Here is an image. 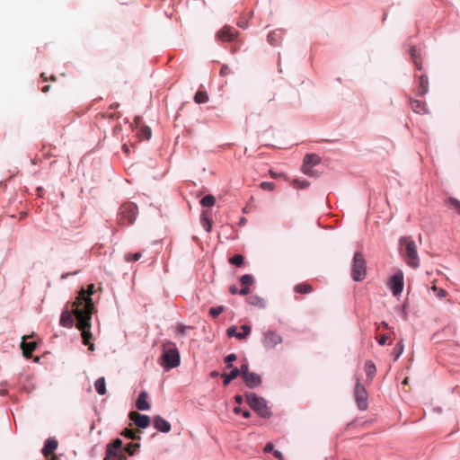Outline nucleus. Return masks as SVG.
I'll list each match as a JSON object with an SVG mask.
<instances>
[{
  "instance_id": "1",
  "label": "nucleus",
  "mask_w": 460,
  "mask_h": 460,
  "mask_svg": "<svg viewBox=\"0 0 460 460\" xmlns=\"http://www.w3.org/2000/svg\"><path fill=\"white\" fill-rule=\"evenodd\" d=\"M93 309L94 305L91 300H89L86 304L84 303V308L76 307V309H75V314L77 320L76 327L82 332L84 344L87 345L90 350L94 349V344L90 342L91 339L93 338L90 328Z\"/></svg>"
},
{
  "instance_id": "2",
  "label": "nucleus",
  "mask_w": 460,
  "mask_h": 460,
  "mask_svg": "<svg viewBox=\"0 0 460 460\" xmlns=\"http://www.w3.org/2000/svg\"><path fill=\"white\" fill-rule=\"evenodd\" d=\"M399 244L402 255L407 265L417 269L420 266V258L415 242L411 237L404 236L400 239Z\"/></svg>"
},
{
  "instance_id": "3",
  "label": "nucleus",
  "mask_w": 460,
  "mask_h": 460,
  "mask_svg": "<svg viewBox=\"0 0 460 460\" xmlns=\"http://www.w3.org/2000/svg\"><path fill=\"white\" fill-rule=\"evenodd\" d=\"M172 345V347L164 348V353L160 358L161 366L166 370L178 367L181 362L178 349L174 344Z\"/></svg>"
},
{
  "instance_id": "4",
  "label": "nucleus",
  "mask_w": 460,
  "mask_h": 460,
  "mask_svg": "<svg viewBox=\"0 0 460 460\" xmlns=\"http://www.w3.org/2000/svg\"><path fill=\"white\" fill-rule=\"evenodd\" d=\"M367 275V263L363 254L357 252L354 254L351 265V278L354 281H362Z\"/></svg>"
},
{
  "instance_id": "5",
  "label": "nucleus",
  "mask_w": 460,
  "mask_h": 460,
  "mask_svg": "<svg viewBox=\"0 0 460 460\" xmlns=\"http://www.w3.org/2000/svg\"><path fill=\"white\" fill-rule=\"evenodd\" d=\"M321 163V157L315 154H307L303 160L301 171L310 177H319L321 172L315 168Z\"/></svg>"
},
{
  "instance_id": "6",
  "label": "nucleus",
  "mask_w": 460,
  "mask_h": 460,
  "mask_svg": "<svg viewBox=\"0 0 460 460\" xmlns=\"http://www.w3.org/2000/svg\"><path fill=\"white\" fill-rule=\"evenodd\" d=\"M137 214V207L131 202L125 203L119 208L118 221L121 226L132 224Z\"/></svg>"
},
{
  "instance_id": "7",
  "label": "nucleus",
  "mask_w": 460,
  "mask_h": 460,
  "mask_svg": "<svg viewBox=\"0 0 460 460\" xmlns=\"http://www.w3.org/2000/svg\"><path fill=\"white\" fill-rule=\"evenodd\" d=\"M246 401L250 407L254 410L258 414L263 418H268L270 415V411L266 405L263 398L257 396L253 393L246 394Z\"/></svg>"
},
{
  "instance_id": "8",
  "label": "nucleus",
  "mask_w": 460,
  "mask_h": 460,
  "mask_svg": "<svg viewBox=\"0 0 460 460\" xmlns=\"http://www.w3.org/2000/svg\"><path fill=\"white\" fill-rule=\"evenodd\" d=\"M104 460H127L122 448V441L117 438L112 444L107 446L106 456Z\"/></svg>"
},
{
  "instance_id": "9",
  "label": "nucleus",
  "mask_w": 460,
  "mask_h": 460,
  "mask_svg": "<svg viewBox=\"0 0 460 460\" xmlns=\"http://www.w3.org/2000/svg\"><path fill=\"white\" fill-rule=\"evenodd\" d=\"M354 394L358 408L361 411H365L367 408V393L358 378Z\"/></svg>"
},
{
  "instance_id": "10",
  "label": "nucleus",
  "mask_w": 460,
  "mask_h": 460,
  "mask_svg": "<svg viewBox=\"0 0 460 460\" xmlns=\"http://www.w3.org/2000/svg\"><path fill=\"white\" fill-rule=\"evenodd\" d=\"M388 287L394 296H399L403 289V273L402 270L397 271L390 277Z\"/></svg>"
},
{
  "instance_id": "11",
  "label": "nucleus",
  "mask_w": 460,
  "mask_h": 460,
  "mask_svg": "<svg viewBox=\"0 0 460 460\" xmlns=\"http://www.w3.org/2000/svg\"><path fill=\"white\" fill-rule=\"evenodd\" d=\"M93 292H94V285L93 284H90L87 287L86 290L82 288L80 290V292L78 293V296H77L75 301L73 302V305L75 306V309H76V307L84 308V303L86 304L89 300H91L93 302L91 296L93 294Z\"/></svg>"
},
{
  "instance_id": "12",
  "label": "nucleus",
  "mask_w": 460,
  "mask_h": 460,
  "mask_svg": "<svg viewBox=\"0 0 460 460\" xmlns=\"http://www.w3.org/2000/svg\"><path fill=\"white\" fill-rule=\"evenodd\" d=\"M128 417L138 428L146 429L150 425V418L147 415L140 414L137 411H131Z\"/></svg>"
},
{
  "instance_id": "13",
  "label": "nucleus",
  "mask_w": 460,
  "mask_h": 460,
  "mask_svg": "<svg viewBox=\"0 0 460 460\" xmlns=\"http://www.w3.org/2000/svg\"><path fill=\"white\" fill-rule=\"evenodd\" d=\"M262 342L268 349L274 348L276 345L282 342L281 337L273 332H267L263 335Z\"/></svg>"
},
{
  "instance_id": "14",
  "label": "nucleus",
  "mask_w": 460,
  "mask_h": 460,
  "mask_svg": "<svg viewBox=\"0 0 460 460\" xmlns=\"http://www.w3.org/2000/svg\"><path fill=\"white\" fill-rule=\"evenodd\" d=\"M237 35V31L230 26H224L217 33V38L222 41H232Z\"/></svg>"
},
{
  "instance_id": "15",
  "label": "nucleus",
  "mask_w": 460,
  "mask_h": 460,
  "mask_svg": "<svg viewBox=\"0 0 460 460\" xmlns=\"http://www.w3.org/2000/svg\"><path fill=\"white\" fill-rule=\"evenodd\" d=\"M75 314V306L72 305V310H66L62 313L60 317V324L66 328H71L74 325Z\"/></svg>"
},
{
  "instance_id": "16",
  "label": "nucleus",
  "mask_w": 460,
  "mask_h": 460,
  "mask_svg": "<svg viewBox=\"0 0 460 460\" xmlns=\"http://www.w3.org/2000/svg\"><path fill=\"white\" fill-rule=\"evenodd\" d=\"M153 425L158 431L168 433L171 430V424L163 417L157 415L153 418Z\"/></svg>"
},
{
  "instance_id": "17",
  "label": "nucleus",
  "mask_w": 460,
  "mask_h": 460,
  "mask_svg": "<svg viewBox=\"0 0 460 460\" xmlns=\"http://www.w3.org/2000/svg\"><path fill=\"white\" fill-rule=\"evenodd\" d=\"M243 332H236V328L234 326H231L226 330V334L228 337H235L238 340H243L246 338L251 332V327L248 325H242Z\"/></svg>"
},
{
  "instance_id": "18",
  "label": "nucleus",
  "mask_w": 460,
  "mask_h": 460,
  "mask_svg": "<svg viewBox=\"0 0 460 460\" xmlns=\"http://www.w3.org/2000/svg\"><path fill=\"white\" fill-rule=\"evenodd\" d=\"M283 30H275L268 34V42L272 46H278L284 40Z\"/></svg>"
},
{
  "instance_id": "19",
  "label": "nucleus",
  "mask_w": 460,
  "mask_h": 460,
  "mask_svg": "<svg viewBox=\"0 0 460 460\" xmlns=\"http://www.w3.org/2000/svg\"><path fill=\"white\" fill-rule=\"evenodd\" d=\"M147 399H148V394L146 391H142L137 399V402H136V407L139 410V411H147L150 409V404L149 402H147Z\"/></svg>"
},
{
  "instance_id": "20",
  "label": "nucleus",
  "mask_w": 460,
  "mask_h": 460,
  "mask_svg": "<svg viewBox=\"0 0 460 460\" xmlns=\"http://www.w3.org/2000/svg\"><path fill=\"white\" fill-rule=\"evenodd\" d=\"M29 338L28 336L22 337V341L21 343V349H22V353L26 358H30L31 353L36 349V342L35 341H26V339Z\"/></svg>"
},
{
  "instance_id": "21",
  "label": "nucleus",
  "mask_w": 460,
  "mask_h": 460,
  "mask_svg": "<svg viewBox=\"0 0 460 460\" xmlns=\"http://www.w3.org/2000/svg\"><path fill=\"white\" fill-rule=\"evenodd\" d=\"M243 379L245 385L250 388H254L256 386H259L261 383V376L254 372H251Z\"/></svg>"
},
{
  "instance_id": "22",
  "label": "nucleus",
  "mask_w": 460,
  "mask_h": 460,
  "mask_svg": "<svg viewBox=\"0 0 460 460\" xmlns=\"http://www.w3.org/2000/svg\"><path fill=\"white\" fill-rule=\"evenodd\" d=\"M58 447V441L56 439L49 438L46 440L44 447L42 448V454L45 457L53 456L54 451Z\"/></svg>"
},
{
  "instance_id": "23",
  "label": "nucleus",
  "mask_w": 460,
  "mask_h": 460,
  "mask_svg": "<svg viewBox=\"0 0 460 460\" xmlns=\"http://www.w3.org/2000/svg\"><path fill=\"white\" fill-rule=\"evenodd\" d=\"M411 108L416 113H426V104L422 101L412 100L411 102Z\"/></svg>"
},
{
  "instance_id": "24",
  "label": "nucleus",
  "mask_w": 460,
  "mask_h": 460,
  "mask_svg": "<svg viewBox=\"0 0 460 460\" xmlns=\"http://www.w3.org/2000/svg\"><path fill=\"white\" fill-rule=\"evenodd\" d=\"M403 350H404V343H403V340H400L393 352H392V356L394 357V361H397L399 359V358L402 356V354L403 353Z\"/></svg>"
},
{
  "instance_id": "25",
  "label": "nucleus",
  "mask_w": 460,
  "mask_h": 460,
  "mask_svg": "<svg viewBox=\"0 0 460 460\" xmlns=\"http://www.w3.org/2000/svg\"><path fill=\"white\" fill-rule=\"evenodd\" d=\"M429 91V82L426 75H421L419 82L418 93L420 95H424Z\"/></svg>"
},
{
  "instance_id": "26",
  "label": "nucleus",
  "mask_w": 460,
  "mask_h": 460,
  "mask_svg": "<svg viewBox=\"0 0 460 460\" xmlns=\"http://www.w3.org/2000/svg\"><path fill=\"white\" fill-rule=\"evenodd\" d=\"M94 387L96 389V392L99 394H106V384H105V378L103 376L98 378L94 383Z\"/></svg>"
},
{
  "instance_id": "27",
  "label": "nucleus",
  "mask_w": 460,
  "mask_h": 460,
  "mask_svg": "<svg viewBox=\"0 0 460 460\" xmlns=\"http://www.w3.org/2000/svg\"><path fill=\"white\" fill-rule=\"evenodd\" d=\"M411 57L415 64V66L417 69L420 70L421 69V64L420 62L418 60L420 56V50L419 49H417L416 47H412L411 49Z\"/></svg>"
},
{
  "instance_id": "28",
  "label": "nucleus",
  "mask_w": 460,
  "mask_h": 460,
  "mask_svg": "<svg viewBox=\"0 0 460 460\" xmlns=\"http://www.w3.org/2000/svg\"><path fill=\"white\" fill-rule=\"evenodd\" d=\"M201 223L203 227L206 229L208 233L211 231L212 227V219L210 218L208 212H203L201 216Z\"/></svg>"
},
{
  "instance_id": "29",
  "label": "nucleus",
  "mask_w": 460,
  "mask_h": 460,
  "mask_svg": "<svg viewBox=\"0 0 460 460\" xmlns=\"http://www.w3.org/2000/svg\"><path fill=\"white\" fill-rule=\"evenodd\" d=\"M208 101V96L206 92L198 91L194 95V102L196 103H206Z\"/></svg>"
},
{
  "instance_id": "30",
  "label": "nucleus",
  "mask_w": 460,
  "mask_h": 460,
  "mask_svg": "<svg viewBox=\"0 0 460 460\" xmlns=\"http://www.w3.org/2000/svg\"><path fill=\"white\" fill-rule=\"evenodd\" d=\"M295 291L296 293L300 294H308L312 291V287L310 284L307 283H302L298 284L294 288Z\"/></svg>"
},
{
  "instance_id": "31",
  "label": "nucleus",
  "mask_w": 460,
  "mask_h": 460,
  "mask_svg": "<svg viewBox=\"0 0 460 460\" xmlns=\"http://www.w3.org/2000/svg\"><path fill=\"white\" fill-rule=\"evenodd\" d=\"M310 185V182L306 180H299V179H294L292 181V186L295 188V189H297V190H302V189H305L307 188L308 186Z\"/></svg>"
},
{
  "instance_id": "32",
  "label": "nucleus",
  "mask_w": 460,
  "mask_h": 460,
  "mask_svg": "<svg viewBox=\"0 0 460 460\" xmlns=\"http://www.w3.org/2000/svg\"><path fill=\"white\" fill-rule=\"evenodd\" d=\"M365 370L367 377L372 378L376 372V366L371 361H367L365 365Z\"/></svg>"
},
{
  "instance_id": "33",
  "label": "nucleus",
  "mask_w": 460,
  "mask_h": 460,
  "mask_svg": "<svg viewBox=\"0 0 460 460\" xmlns=\"http://www.w3.org/2000/svg\"><path fill=\"white\" fill-rule=\"evenodd\" d=\"M248 301L251 305L258 306V307H264L265 306V301L264 299L257 296H251L248 298Z\"/></svg>"
},
{
  "instance_id": "34",
  "label": "nucleus",
  "mask_w": 460,
  "mask_h": 460,
  "mask_svg": "<svg viewBox=\"0 0 460 460\" xmlns=\"http://www.w3.org/2000/svg\"><path fill=\"white\" fill-rule=\"evenodd\" d=\"M216 202V199L213 195H207L204 198H202L200 203L203 207H212L214 206Z\"/></svg>"
},
{
  "instance_id": "35",
  "label": "nucleus",
  "mask_w": 460,
  "mask_h": 460,
  "mask_svg": "<svg viewBox=\"0 0 460 460\" xmlns=\"http://www.w3.org/2000/svg\"><path fill=\"white\" fill-rule=\"evenodd\" d=\"M448 207L455 210L456 213L460 215V201L456 199H449L447 200Z\"/></svg>"
},
{
  "instance_id": "36",
  "label": "nucleus",
  "mask_w": 460,
  "mask_h": 460,
  "mask_svg": "<svg viewBox=\"0 0 460 460\" xmlns=\"http://www.w3.org/2000/svg\"><path fill=\"white\" fill-rule=\"evenodd\" d=\"M243 261H244V258L243 255L236 254V255L233 256L232 258H230L229 262L233 265L240 267L243 264Z\"/></svg>"
},
{
  "instance_id": "37",
  "label": "nucleus",
  "mask_w": 460,
  "mask_h": 460,
  "mask_svg": "<svg viewBox=\"0 0 460 460\" xmlns=\"http://www.w3.org/2000/svg\"><path fill=\"white\" fill-rule=\"evenodd\" d=\"M142 257L141 252H135V253H126L125 254V261L128 262L130 261H137Z\"/></svg>"
},
{
  "instance_id": "38",
  "label": "nucleus",
  "mask_w": 460,
  "mask_h": 460,
  "mask_svg": "<svg viewBox=\"0 0 460 460\" xmlns=\"http://www.w3.org/2000/svg\"><path fill=\"white\" fill-rule=\"evenodd\" d=\"M121 435L130 439H140V436L136 435L135 431L130 429H125Z\"/></svg>"
},
{
  "instance_id": "39",
  "label": "nucleus",
  "mask_w": 460,
  "mask_h": 460,
  "mask_svg": "<svg viewBox=\"0 0 460 460\" xmlns=\"http://www.w3.org/2000/svg\"><path fill=\"white\" fill-rule=\"evenodd\" d=\"M225 310V307L222 306V305H219V306H217V307H211L209 309V314L213 317V318H216L221 313H223Z\"/></svg>"
},
{
  "instance_id": "40",
  "label": "nucleus",
  "mask_w": 460,
  "mask_h": 460,
  "mask_svg": "<svg viewBox=\"0 0 460 460\" xmlns=\"http://www.w3.org/2000/svg\"><path fill=\"white\" fill-rule=\"evenodd\" d=\"M240 281L243 287L249 288V286H251L253 283V278L251 275L246 274L241 278Z\"/></svg>"
},
{
  "instance_id": "41",
  "label": "nucleus",
  "mask_w": 460,
  "mask_h": 460,
  "mask_svg": "<svg viewBox=\"0 0 460 460\" xmlns=\"http://www.w3.org/2000/svg\"><path fill=\"white\" fill-rule=\"evenodd\" d=\"M140 447L137 443H129L124 449L129 456H133L137 448Z\"/></svg>"
},
{
  "instance_id": "42",
  "label": "nucleus",
  "mask_w": 460,
  "mask_h": 460,
  "mask_svg": "<svg viewBox=\"0 0 460 460\" xmlns=\"http://www.w3.org/2000/svg\"><path fill=\"white\" fill-rule=\"evenodd\" d=\"M239 371H240V375L242 376L243 378L251 373L249 371V367L246 363H244L241 366V367L239 368Z\"/></svg>"
},
{
  "instance_id": "43",
  "label": "nucleus",
  "mask_w": 460,
  "mask_h": 460,
  "mask_svg": "<svg viewBox=\"0 0 460 460\" xmlns=\"http://www.w3.org/2000/svg\"><path fill=\"white\" fill-rule=\"evenodd\" d=\"M260 186L262 190H273L275 188V184L273 182H269V181H263L261 183Z\"/></svg>"
},
{
  "instance_id": "44",
  "label": "nucleus",
  "mask_w": 460,
  "mask_h": 460,
  "mask_svg": "<svg viewBox=\"0 0 460 460\" xmlns=\"http://www.w3.org/2000/svg\"><path fill=\"white\" fill-rule=\"evenodd\" d=\"M236 360V355L232 353L226 357L225 361L227 363V367H232V362Z\"/></svg>"
},
{
  "instance_id": "45",
  "label": "nucleus",
  "mask_w": 460,
  "mask_h": 460,
  "mask_svg": "<svg viewBox=\"0 0 460 460\" xmlns=\"http://www.w3.org/2000/svg\"><path fill=\"white\" fill-rule=\"evenodd\" d=\"M432 289L437 292V296L439 297V298H444L446 297L447 296V291H445L444 289L442 288H437L436 286H433L432 287Z\"/></svg>"
},
{
  "instance_id": "46",
  "label": "nucleus",
  "mask_w": 460,
  "mask_h": 460,
  "mask_svg": "<svg viewBox=\"0 0 460 460\" xmlns=\"http://www.w3.org/2000/svg\"><path fill=\"white\" fill-rule=\"evenodd\" d=\"M228 376H229L230 379H232V380L235 379L238 376H240L239 368L234 367L230 371V373H228Z\"/></svg>"
},
{
  "instance_id": "47",
  "label": "nucleus",
  "mask_w": 460,
  "mask_h": 460,
  "mask_svg": "<svg viewBox=\"0 0 460 460\" xmlns=\"http://www.w3.org/2000/svg\"><path fill=\"white\" fill-rule=\"evenodd\" d=\"M221 377L223 378L224 385H228L231 383V381H233L232 379H230L228 374H226V373H223L221 375Z\"/></svg>"
},
{
  "instance_id": "48",
  "label": "nucleus",
  "mask_w": 460,
  "mask_h": 460,
  "mask_svg": "<svg viewBox=\"0 0 460 460\" xmlns=\"http://www.w3.org/2000/svg\"><path fill=\"white\" fill-rule=\"evenodd\" d=\"M263 451H264L265 453H270V452H272V453H273V451H275V450H274V446H273V444H272V443H270H270H267V444H266V446H265V447H264V448H263Z\"/></svg>"
},
{
  "instance_id": "49",
  "label": "nucleus",
  "mask_w": 460,
  "mask_h": 460,
  "mask_svg": "<svg viewBox=\"0 0 460 460\" xmlns=\"http://www.w3.org/2000/svg\"><path fill=\"white\" fill-rule=\"evenodd\" d=\"M142 134L145 136V137H146V139H149V138H150V137H151V129H150L149 128H147V127H145V128H143V132H142Z\"/></svg>"
},
{
  "instance_id": "50",
  "label": "nucleus",
  "mask_w": 460,
  "mask_h": 460,
  "mask_svg": "<svg viewBox=\"0 0 460 460\" xmlns=\"http://www.w3.org/2000/svg\"><path fill=\"white\" fill-rule=\"evenodd\" d=\"M273 456H275V458H277L278 460H284V456L283 454L279 451V450H275L273 451Z\"/></svg>"
},
{
  "instance_id": "51",
  "label": "nucleus",
  "mask_w": 460,
  "mask_h": 460,
  "mask_svg": "<svg viewBox=\"0 0 460 460\" xmlns=\"http://www.w3.org/2000/svg\"><path fill=\"white\" fill-rule=\"evenodd\" d=\"M386 341H387V336L385 334L382 335L379 339H378V343L382 346L385 345L386 344Z\"/></svg>"
},
{
  "instance_id": "52",
  "label": "nucleus",
  "mask_w": 460,
  "mask_h": 460,
  "mask_svg": "<svg viewBox=\"0 0 460 460\" xmlns=\"http://www.w3.org/2000/svg\"><path fill=\"white\" fill-rule=\"evenodd\" d=\"M270 175L273 177V178H277V177H282L284 180H286V175L283 174V173H276L275 172H273L272 170L270 171Z\"/></svg>"
},
{
  "instance_id": "53",
  "label": "nucleus",
  "mask_w": 460,
  "mask_h": 460,
  "mask_svg": "<svg viewBox=\"0 0 460 460\" xmlns=\"http://www.w3.org/2000/svg\"><path fill=\"white\" fill-rule=\"evenodd\" d=\"M250 292V289L248 287H243L240 291H239V294L242 295V296H246L247 294H249Z\"/></svg>"
},
{
  "instance_id": "54",
  "label": "nucleus",
  "mask_w": 460,
  "mask_h": 460,
  "mask_svg": "<svg viewBox=\"0 0 460 460\" xmlns=\"http://www.w3.org/2000/svg\"><path fill=\"white\" fill-rule=\"evenodd\" d=\"M229 291H230L231 294L239 293V291H238V289H237V288L235 286L230 287Z\"/></svg>"
},
{
  "instance_id": "55",
  "label": "nucleus",
  "mask_w": 460,
  "mask_h": 460,
  "mask_svg": "<svg viewBox=\"0 0 460 460\" xmlns=\"http://www.w3.org/2000/svg\"><path fill=\"white\" fill-rule=\"evenodd\" d=\"M234 401H235V402L240 404L243 402V397L241 395L237 394L234 396Z\"/></svg>"
},
{
  "instance_id": "56",
  "label": "nucleus",
  "mask_w": 460,
  "mask_h": 460,
  "mask_svg": "<svg viewBox=\"0 0 460 460\" xmlns=\"http://www.w3.org/2000/svg\"><path fill=\"white\" fill-rule=\"evenodd\" d=\"M185 328H186L185 326L180 325V326L178 327V332H179L180 333H184Z\"/></svg>"
},
{
  "instance_id": "57",
  "label": "nucleus",
  "mask_w": 460,
  "mask_h": 460,
  "mask_svg": "<svg viewBox=\"0 0 460 460\" xmlns=\"http://www.w3.org/2000/svg\"><path fill=\"white\" fill-rule=\"evenodd\" d=\"M381 326H382L384 329H385V330L390 329V328H389L388 323H385V322H382V323H381Z\"/></svg>"
},
{
  "instance_id": "58",
  "label": "nucleus",
  "mask_w": 460,
  "mask_h": 460,
  "mask_svg": "<svg viewBox=\"0 0 460 460\" xmlns=\"http://www.w3.org/2000/svg\"><path fill=\"white\" fill-rule=\"evenodd\" d=\"M242 414L244 418H249L250 417V412L248 411H242Z\"/></svg>"
},
{
  "instance_id": "59",
  "label": "nucleus",
  "mask_w": 460,
  "mask_h": 460,
  "mask_svg": "<svg viewBox=\"0 0 460 460\" xmlns=\"http://www.w3.org/2000/svg\"><path fill=\"white\" fill-rule=\"evenodd\" d=\"M49 88H50V85H45V86L42 88V90H41V91H42L43 93H47V92L49 90Z\"/></svg>"
},
{
  "instance_id": "60",
  "label": "nucleus",
  "mask_w": 460,
  "mask_h": 460,
  "mask_svg": "<svg viewBox=\"0 0 460 460\" xmlns=\"http://www.w3.org/2000/svg\"><path fill=\"white\" fill-rule=\"evenodd\" d=\"M217 376H218V372H217V371H212V372L210 373V376H211V377H217Z\"/></svg>"
},
{
  "instance_id": "61",
  "label": "nucleus",
  "mask_w": 460,
  "mask_h": 460,
  "mask_svg": "<svg viewBox=\"0 0 460 460\" xmlns=\"http://www.w3.org/2000/svg\"><path fill=\"white\" fill-rule=\"evenodd\" d=\"M40 77H41V79H42L43 81H45V82L49 80V78L46 76L45 73H42V74L40 75Z\"/></svg>"
},
{
  "instance_id": "62",
  "label": "nucleus",
  "mask_w": 460,
  "mask_h": 460,
  "mask_svg": "<svg viewBox=\"0 0 460 460\" xmlns=\"http://www.w3.org/2000/svg\"><path fill=\"white\" fill-rule=\"evenodd\" d=\"M122 148H123L125 153H128L129 152L128 146L126 144L123 145Z\"/></svg>"
},
{
  "instance_id": "63",
  "label": "nucleus",
  "mask_w": 460,
  "mask_h": 460,
  "mask_svg": "<svg viewBox=\"0 0 460 460\" xmlns=\"http://www.w3.org/2000/svg\"><path fill=\"white\" fill-rule=\"evenodd\" d=\"M234 411L235 413H241V412H242V410H241V408H240V407H235V408L234 409Z\"/></svg>"
},
{
  "instance_id": "64",
  "label": "nucleus",
  "mask_w": 460,
  "mask_h": 460,
  "mask_svg": "<svg viewBox=\"0 0 460 460\" xmlns=\"http://www.w3.org/2000/svg\"><path fill=\"white\" fill-rule=\"evenodd\" d=\"M6 394H7V391L6 390H0V395L1 396L6 395Z\"/></svg>"
}]
</instances>
